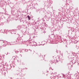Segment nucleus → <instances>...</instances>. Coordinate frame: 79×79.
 Returning a JSON list of instances; mask_svg holds the SVG:
<instances>
[{
  "instance_id": "1",
  "label": "nucleus",
  "mask_w": 79,
  "mask_h": 79,
  "mask_svg": "<svg viewBox=\"0 0 79 79\" xmlns=\"http://www.w3.org/2000/svg\"><path fill=\"white\" fill-rule=\"evenodd\" d=\"M27 17L28 18V19H31V18H30V16H29L28 15Z\"/></svg>"
}]
</instances>
